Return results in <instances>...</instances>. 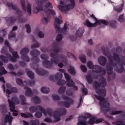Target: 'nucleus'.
Returning <instances> with one entry per match:
<instances>
[{"label":"nucleus","instance_id":"a19ab883","mask_svg":"<svg viewBox=\"0 0 125 125\" xmlns=\"http://www.w3.org/2000/svg\"><path fill=\"white\" fill-rule=\"evenodd\" d=\"M87 66L89 68L91 69H93L94 66V65L92 62L91 61L88 62L87 63Z\"/></svg>","mask_w":125,"mask_h":125},{"label":"nucleus","instance_id":"e433bc0d","mask_svg":"<svg viewBox=\"0 0 125 125\" xmlns=\"http://www.w3.org/2000/svg\"><path fill=\"white\" fill-rule=\"evenodd\" d=\"M81 62L83 63H85L86 62V59L85 56L83 54H80L79 57Z\"/></svg>","mask_w":125,"mask_h":125},{"label":"nucleus","instance_id":"473e14b6","mask_svg":"<svg viewBox=\"0 0 125 125\" xmlns=\"http://www.w3.org/2000/svg\"><path fill=\"white\" fill-rule=\"evenodd\" d=\"M50 91L49 88L47 87L44 86L41 89V91L42 93H48Z\"/></svg>","mask_w":125,"mask_h":125},{"label":"nucleus","instance_id":"a18cd8bd","mask_svg":"<svg viewBox=\"0 0 125 125\" xmlns=\"http://www.w3.org/2000/svg\"><path fill=\"white\" fill-rule=\"evenodd\" d=\"M16 82L17 84L19 85L23 86V84L22 80L19 78H17L16 79Z\"/></svg>","mask_w":125,"mask_h":125},{"label":"nucleus","instance_id":"c85d7f7f","mask_svg":"<svg viewBox=\"0 0 125 125\" xmlns=\"http://www.w3.org/2000/svg\"><path fill=\"white\" fill-rule=\"evenodd\" d=\"M21 115L22 117H24L26 118L29 117L32 118L33 117L32 115L29 113H27V114L23 113H21Z\"/></svg>","mask_w":125,"mask_h":125},{"label":"nucleus","instance_id":"1a4fd4ad","mask_svg":"<svg viewBox=\"0 0 125 125\" xmlns=\"http://www.w3.org/2000/svg\"><path fill=\"white\" fill-rule=\"evenodd\" d=\"M59 110L60 112L58 111H56L53 113V117L55 119V122H58L60 120V117L61 115H64L66 113V110L64 108H60L59 109Z\"/></svg>","mask_w":125,"mask_h":125},{"label":"nucleus","instance_id":"39448f33","mask_svg":"<svg viewBox=\"0 0 125 125\" xmlns=\"http://www.w3.org/2000/svg\"><path fill=\"white\" fill-rule=\"evenodd\" d=\"M85 22L86 23L85 25L89 28L95 27L97 26V24L100 23H102L105 25L109 24L111 27L114 29L116 27V22L113 20H111L108 22L104 20L99 19V21H97L95 23L93 24L91 23L88 20L86 21Z\"/></svg>","mask_w":125,"mask_h":125},{"label":"nucleus","instance_id":"13d9d810","mask_svg":"<svg viewBox=\"0 0 125 125\" xmlns=\"http://www.w3.org/2000/svg\"><path fill=\"white\" fill-rule=\"evenodd\" d=\"M123 15L122 14L120 15L118 19V20L120 22H123L124 20V19L123 18Z\"/></svg>","mask_w":125,"mask_h":125},{"label":"nucleus","instance_id":"c9c22d12","mask_svg":"<svg viewBox=\"0 0 125 125\" xmlns=\"http://www.w3.org/2000/svg\"><path fill=\"white\" fill-rule=\"evenodd\" d=\"M68 72L72 75H74L75 74V72L73 66H70V68L68 70Z\"/></svg>","mask_w":125,"mask_h":125},{"label":"nucleus","instance_id":"2eb2a0df","mask_svg":"<svg viewBox=\"0 0 125 125\" xmlns=\"http://www.w3.org/2000/svg\"><path fill=\"white\" fill-rule=\"evenodd\" d=\"M62 23V21L58 18H56L54 19V26L56 32H60V24Z\"/></svg>","mask_w":125,"mask_h":125},{"label":"nucleus","instance_id":"4be33fe9","mask_svg":"<svg viewBox=\"0 0 125 125\" xmlns=\"http://www.w3.org/2000/svg\"><path fill=\"white\" fill-rule=\"evenodd\" d=\"M35 71L37 73L40 75H44L48 73L47 72L42 68H37L35 69Z\"/></svg>","mask_w":125,"mask_h":125},{"label":"nucleus","instance_id":"9d476101","mask_svg":"<svg viewBox=\"0 0 125 125\" xmlns=\"http://www.w3.org/2000/svg\"><path fill=\"white\" fill-rule=\"evenodd\" d=\"M71 4L67 5H58V7L59 10L63 12H66L70 9L73 8L75 6L74 0H69Z\"/></svg>","mask_w":125,"mask_h":125},{"label":"nucleus","instance_id":"5fc2aeb1","mask_svg":"<svg viewBox=\"0 0 125 125\" xmlns=\"http://www.w3.org/2000/svg\"><path fill=\"white\" fill-rule=\"evenodd\" d=\"M46 114H48L50 116H51L52 115V110L50 108H47L46 109V111H45Z\"/></svg>","mask_w":125,"mask_h":125},{"label":"nucleus","instance_id":"bb28decb","mask_svg":"<svg viewBox=\"0 0 125 125\" xmlns=\"http://www.w3.org/2000/svg\"><path fill=\"white\" fill-rule=\"evenodd\" d=\"M16 20V19L13 16H11L6 20L7 23L9 25L13 23Z\"/></svg>","mask_w":125,"mask_h":125},{"label":"nucleus","instance_id":"4468645a","mask_svg":"<svg viewBox=\"0 0 125 125\" xmlns=\"http://www.w3.org/2000/svg\"><path fill=\"white\" fill-rule=\"evenodd\" d=\"M8 101L9 104L10 110L11 112H13V115L15 116H17L18 115L17 113L18 112L15 110V103L9 99H8Z\"/></svg>","mask_w":125,"mask_h":125},{"label":"nucleus","instance_id":"412c9836","mask_svg":"<svg viewBox=\"0 0 125 125\" xmlns=\"http://www.w3.org/2000/svg\"><path fill=\"white\" fill-rule=\"evenodd\" d=\"M106 61V59L103 56L99 57L98 60V61L99 64L102 66H104L105 65Z\"/></svg>","mask_w":125,"mask_h":125},{"label":"nucleus","instance_id":"680f3d73","mask_svg":"<svg viewBox=\"0 0 125 125\" xmlns=\"http://www.w3.org/2000/svg\"><path fill=\"white\" fill-rule=\"evenodd\" d=\"M67 56L69 57H71L73 58L75 60H77L76 57L75 56V55L73 54L70 53L68 52L67 53Z\"/></svg>","mask_w":125,"mask_h":125},{"label":"nucleus","instance_id":"4c0bfd02","mask_svg":"<svg viewBox=\"0 0 125 125\" xmlns=\"http://www.w3.org/2000/svg\"><path fill=\"white\" fill-rule=\"evenodd\" d=\"M30 125H39V122L37 119L31 120L30 122Z\"/></svg>","mask_w":125,"mask_h":125},{"label":"nucleus","instance_id":"cd10ccee","mask_svg":"<svg viewBox=\"0 0 125 125\" xmlns=\"http://www.w3.org/2000/svg\"><path fill=\"white\" fill-rule=\"evenodd\" d=\"M86 78L88 83L89 84H92L93 82V79L91 75H88L86 76Z\"/></svg>","mask_w":125,"mask_h":125},{"label":"nucleus","instance_id":"3c124183","mask_svg":"<svg viewBox=\"0 0 125 125\" xmlns=\"http://www.w3.org/2000/svg\"><path fill=\"white\" fill-rule=\"evenodd\" d=\"M15 36V34L14 32H13L12 31H11L8 35V38L9 40L11 39L12 37H14Z\"/></svg>","mask_w":125,"mask_h":125},{"label":"nucleus","instance_id":"7ed1b4c3","mask_svg":"<svg viewBox=\"0 0 125 125\" xmlns=\"http://www.w3.org/2000/svg\"><path fill=\"white\" fill-rule=\"evenodd\" d=\"M94 96L97 99L100 101L99 102V104L101 107V111L104 114H107L108 112L112 115H117L122 113L121 111H114V108L109 107L110 105V104L107 101H105V98L103 97L96 95H94Z\"/></svg>","mask_w":125,"mask_h":125},{"label":"nucleus","instance_id":"37998d69","mask_svg":"<svg viewBox=\"0 0 125 125\" xmlns=\"http://www.w3.org/2000/svg\"><path fill=\"white\" fill-rule=\"evenodd\" d=\"M24 82L26 83L27 84L29 85L30 86L34 85L35 83L34 81L33 80L31 81L30 80H26L25 81H24Z\"/></svg>","mask_w":125,"mask_h":125},{"label":"nucleus","instance_id":"6e6d98bb","mask_svg":"<svg viewBox=\"0 0 125 125\" xmlns=\"http://www.w3.org/2000/svg\"><path fill=\"white\" fill-rule=\"evenodd\" d=\"M35 116L36 118H40L42 116V113L39 111L35 113Z\"/></svg>","mask_w":125,"mask_h":125},{"label":"nucleus","instance_id":"f257e3e1","mask_svg":"<svg viewBox=\"0 0 125 125\" xmlns=\"http://www.w3.org/2000/svg\"><path fill=\"white\" fill-rule=\"evenodd\" d=\"M61 44L58 42L54 43L53 45V52L50 53V55L52 57L51 59V62L47 60L48 58V55L46 54H42L41 57L44 60L42 62V65L45 68L48 69L52 68L53 66V63L57 64L61 61L64 63L67 62V57L64 55H59L58 54L60 50Z\"/></svg>","mask_w":125,"mask_h":125},{"label":"nucleus","instance_id":"aec40b11","mask_svg":"<svg viewBox=\"0 0 125 125\" xmlns=\"http://www.w3.org/2000/svg\"><path fill=\"white\" fill-rule=\"evenodd\" d=\"M7 73V72L5 70L4 67L1 66L0 67V81H1L4 83H5L4 77L1 76L3 74H6Z\"/></svg>","mask_w":125,"mask_h":125},{"label":"nucleus","instance_id":"2f4dec72","mask_svg":"<svg viewBox=\"0 0 125 125\" xmlns=\"http://www.w3.org/2000/svg\"><path fill=\"white\" fill-rule=\"evenodd\" d=\"M123 4H121L116 6L115 8V9L118 12H120L123 9Z\"/></svg>","mask_w":125,"mask_h":125},{"label":"nucleus","instance_id":"b1692460","mask_svg":"<svg viewBox=\"0 0 125 125\" xmlns=\"http://www.w3.org/2000/svg\"><path fill=\"white\" fill-rule=\"evenodd\" d=\"M24 88L25 89L27 90L25 93V94L26 96L29 97H31L33 96V93L30 88L27 86H25Z\"/></svg>","mask_w":125,"mask_h":125},{"label":"nucleus","instance_id":"bf43d9fd","mask_svg":"<svg viewBox=\"0 0 125 125\" xmlns=\"http://www.w3.org/2000/svg\"><path fill=\"white\" fill-rule=\"evenodd\" d=\"M64 75L67 81L71 79L70 76L68 73H64Z\"/></svg>","mask_w":125,"mask_h":125},{"label":"nucleus","instance_id":"6ab92c4d","mask_svg":"<svg viewBox=\"0 0 125 125\" xmlns=\"http://www.w3.org/2000/svg\"><path fill=\"white\" fill-rule=\"evenodd\" d=\"M9 115H5L4 121L5 123L2 124V125H6V123L8 122L9 125L11 124L13 117L12 116L10 115V112L9 113Z\"/></svg>","mask_w":125,"mask_h":125},{"label":"nucleus","instance_id":"49530a36","mask_svg":"<svg viewBox=\"0 0 125 125\" xmlns=\"http://www.w3.org/2000/svg\"><path fill=\"white\" fill-rule=\"evenodd\" d=\"M112 123L113 124L115 125H125V124H124L121 121H117L113 122Z\"/></svg>","mask_w":125,"mask_h":125},{"label":"nucleus","instance_id":"79ce46f5","mask_svg":"<svg viewBox=\"0 0 125 125\" xmlns=\"http://www.w3.org/2000/svg\"><path fill=\"white\" fill-rule=\"evenodd\" d=\"M20 99L22 101V103L23 105L26 104L25 103L26 101V98L25 96L23 95H21L20 96Z\"/></svg>","mask_w":125,"mask_h":125},{"label":"nucleus","instance_id":"393cba45","mask_svg":"<svg viewBox=\"0 0 125 125\" xmlns=\"http://www.w3.org/2000/svg\"><path fill=\"white\" fill-rule=\"evenodd\" d=\"M84 31V29L83 28H79L78 30L76 32V37H81L83 35Z\"/></svg>","mask_w":125,"mask_h":125},{"label":"nucleus","instance_id":"c03bdc74","mask_svg":"<svg viewBox=\"0 0 125 125\" xmlns=\"http://www.w3.org/2000/svg\"><path fill=\"white\" fill-rule=\"evenodd\" d=\"M11 100L12 102H13L14 103H15L14 102H15V103L17 104H18L19 103V101L18 98L17 97L14 96L12 97L11 98Z\"/></svg>","mask_w":125,"mask_h":125},{"label":"nucleus","instance_id":"052dcab7","mask_svg":"<svg viewBox=\"0 0 125 125\" xmlns=\"http://www.w3.org/2000/svg\"><path fill=\"white\" fill-rule=\"evenodd\" d=\"M80 68L81 70L83 72L85 73L86 72V68L84 65H81L80 66Z\"/></svg>","mask_w":125,"mask_h":125},{"label":"nucleus","instance_id":"423d86ee","mask_svg":"<svg viewBox=\"0 0 125 125\" xmlns=\"http://www.w3.org/2000/svg\"><path fill=\"white\" fill-rule=\"evenodd\" d=\"M62 75L60 73H58L55 75H51L49 78L51 81L55 82L56 80H59L57 83V84L59 86L64 84L66 82L64 80L60 79L62 77Z\"/></svg>","mask_w":125,"mask_h":125},{"label":"nucleus","instance_id":"de8ad7c7","mask_svg":"<svg viewBox=\"0 0 125 125\" xmlns=\"http://www.w3.org/2000/svg\"><path fill=\"white\" fill-rule=\"evenodd\" d=\"M21 7L22 9L24 11H25L26 10L25 8V2L24 0H21Z\"/></svg>","mask_w":125,"mask_h":125},{"label":"nucleus","instance_id":"7c9ffc66","mask_svg":"<svg viewBox=\"0 0 125 125\" xmlns=\"http://www.w3.org/2000/svg\"><path fill=\"white\" fill-rule=\"evenodd\" d=\"M29 70L28 69L26 70L27 75L31 79H33L34 77V74L33 73L32 71H29Z\"/></svg>","mask_w":125,"mask_h":125},{"label":"nucleus","instance_id":"8fccbe9b","mask_svg":"<svg viewBox=\"0 0 125 125\" xmlns=\"http://www.w3.org/2000/svg\"><path fill=\"white\" fill-rule=\"evenodd\" d=\"M25 28L26 29V31L27 33H30L31 32V29L30 25L28 24L25 25Z\"/></svg>","mask_w":125,"mask_h":125},{"label":"nucleus","instance_id":"09e8293b","mask_svg":"<svg viewBox=\"0 0 125 125\" xmlns=\"http://www.w3.org/2000/svg\"><path fill=\"white\" fill-rule=\"evenodd\" d=\"M62 37L61 34H58L56 36V40L57 42H60L62 39Z\"/></svg>","mask_w":125,"mask_h":125},{"label":"nucleus","instance_id":"4d7b16f0","mask_svg":"<svg viewBox=\"0 0 125 125\" xmlns=\"http://www.w3.org/2000/svg\"><path fill=\"white\" fill-rule=\"evenodd\" d=\"M82 91L83 95H86L88 93L87 90L85 88H82Z\"/></svg>","mask_w":125,"mask_h":125},{"label":"nucleus","instance_id":"20e7f679","mask_svg":"<svg viewBox=\"0 0 125 125\" xmlns=\"http://www.w3.org/2000/svg\"><path fill=\"white\" fill-rule=\"evenodd\" d=\"M100 83L96 81H95L93 84V87L94 88L97 94L104 96L106 95V93L104 86L102 85V88L100 87L101 86V84H104L105 85H106V79L104 77L101 76L100 78Z\"/></svg>","mask_w":125,"mask_h":125},{"label":"nucleus","instance_id":"6e6552de","mask_svg":"<svg viewBox=\"0 0 125 125\" xmlns=\"http://www.w3.org/2000/svg\"><path fill=\"white\" fill-rule=\"evenodd\" d=\"M30 53L31 55L33 56L32 59L36 62L33 63V65L35 66V67H34L38 68V65L37 63L39 61L40 59L37 56L40 54V52L36 49H34L31 51Z\"/></svg>","mask_w":125,"mask_h":125},{"label":"nucleus","instance_id":"a211bd4d","mask_svg":"<svg viewBox=\"0 0 125 125\" xmlns=\"http://www.w3.org/2000/svg\"><path fill=\"white\" fill-rule=\"evenodd\" d=\"M86 119L87 118L85 116H79L78 118L77 125H86L85 122Z\"/></svg>","mask_w":125,"mask_h":125},{"label":"nucleus","instance_id":"864d4df0","mask_svg":"<svg viewBox=\"0 0 125 125\" xmlns=\"http://www.w3.org/2000/svg\"><path fill=\"white\" fill-rule=\"evenodd\" d=\"M40 46V44L38 43H36L32 44L31 46V48L32 49L35 48H37Z\"/></svg>","mask_w":125,"mask_h":125},{"label":"nucleus","instance_id":"ea45409f","mask_svg":"<svg viewBox=\"0 0 125 125\" xmlns=\"http://www.w3.org/2000/svg\"><path fill=\"white\" fill-rule=\"evenodd\" d=\"M26 9L29 15H30L31 14V5L29 3L27 5Z\"/></svg>","mask_w":125,"mask_h":125},{"label":"nucleus","instance_id":"c756f323","mask_svg":"<svg viewBox=\"0 0 125 125\" xmlns=\"http://www.w3.org/2000/svg\"><path fill=\"white\" fill-rule=\"evenodd\" d=\"M31 100L35 104H39L41 102L40 98L36 96H34L32 97Z\"/></svg>","mask_w":125,"mask_h":125},{"label":"nucleus","instance_id":"603ef678","mask_svg":"<svg viewBox=\"0 0 125 125\" xmlns=\"http://www.w3.org/2000/svg\"><path fill=\"white\" fill-rule=\"evenodd\" d=\"M52 98L54 100L59 101L60 100V98L59 96L55 94H53L52 95Z\"/></svg>","mask_w":125,"mask_h":125},{"label":"nucleus","instance_id":"dca6fc26","mask_svg":"<svg viewBox=\"0 0 125 125\" xmlns=\"http://www.w3.org/2000/svg\"><path fill=\"white\" fill-rule=\"evenodd\" d=\"M12 54L13 57L9 53H7L6 55L9 58H10V61L13 62H15L16 61L17 59L19 58V57L16 51L14 52Z\"/></svg>","mask_w":125,"mask_h":125},{"label":"nucleus","instance_id":"338daca9","mask_svg":"<svg viewBox=\"0 0 125 125\" xmlns=\"http://www.w3.org/2000/svg\"><path fill=\"white\" fill-rule=\"evenodd\" d=\"M45 7L46 8H47L48 7L52 8L53 7V5L51 4L50 3L48 2L45 5Z\"/></svg>","mask_w":125,"mask_h":125},{"label":"nucleus","instance_id":"f03ea898","mask_svg":"<svg viewBox=\"0 0 125 125\" xmlns=\"http://www.w3.org/2000/svg\"><path fill=\"white\" fill-rule=\"evenodd\" d=\"M103 47V46L101 47L103 54L107 57L111 65L113 67H116L115 70L118 73L123 72L124 70L123 65H125V56H122L121 58L119 55L116 53H113L112 56L111 54H109L108 50H105Z\"/></svg>","mask_w":125,"mask_h":125},{"label":"nucleus","instance_id":"58836bf2","mask_svg":"<svg viewBox=\"0 0 125 125\" xmlns=\"http://www.w3.org/2000/svg\"><path fill=\"white\" fill-rule=\"evenodd\" d=\"M66 89L65 86L61 87L59 88L58 92L59 93L63 94L65 92Z\"/></svg>","mask_w":125,"mask_h":125},{"label":"nucleus","instance_id":"0e129e2a","mask_svg":"<svg viewBox=\"0 0 125 125\" xmlns=\"http://www.w3.org/2000/svg\"><path fill=\"white\" fill-rule=\"evenodd\" d=\"M1 108L2 112H3L6 111V106L5 105L2 104L0 105Z\"/></svg>","mask_w":125,"mask_h":125},{"label":"nucleus","instance_id":"0eeeda50","mask_svg":"<svg viewBox=\"0 0 125 125\" xmlns=\"http://www.w3.org/2000/svg\"><path fill=\"white\" fill-rule=\"evenodd\" d=\"M62 97L64 100L68 101L69 102L66 101H60L58 103V105L63 106L65 107L68 108H69L71 104H73V100L69 97L64 95H62Z\"/></svg>","mask_w":125,"mask_h":125},{"label":"nucleus","instance_id":"f3484780","mask_svg":"<svg viewBox=\"0 0 125 125\" xmlns=\"http://www.w3.org/2000/svg\"><path fill=\"white\" fill-rule=\"evenodd\" d=\"M94 72L96 73H102L103 75H105L106 73L104 69H102V67L99 65H95L94 67Z\"/></svg>","mask_w":125,"mask_h":125},{"label":"nucleus","instance_id":"774afa93","mask_svg":"<svg viewBox=\"0 0 125 125\" xmlns=\"http://www.w3.org/2000/svg\"><path fill=\"white\" fill-rule=\"evenodd\" d=\"M39 37L40 38H43L44 36V34L43 32L42 31H39L38 33Z\"/></svg>","mask_w":125,"mask_h":125},{"label":"nucleus","instance_id":"a878e982","mask_svg":"<svg viewBox=\"0 0 125 125\" xmlns=\"http://www.w3.org/2000/svg\"><path fill=\"white\" fill-rule=\"evenodd\" d=\"M101 121L99 119H96L95 117H92L90 119L88 123L90 125H93L94 123H99Z\"/></svg>","mask_w":125,"mask_h":125},{"label":"nucleus","instance_id":"ddd939ff","mask_svg":"<svg viewBox=\"0 0 125 125\" xmlns=\"http://www.w3.org/2000/svg\"><path fill=\"white\" fill-rule=\"evenodd\" d=\"M7 5L10 8L11 7L12 9L13 10H16V13L18 15L19 17H20L22 16L23 12L19 9L17 8L16 4H15L13 5L12 3H7Z\"/></svg>","mask_w":125,"mask_h":125},{"label":"nucleus","instance_id":"9b49d317","mask_svg":"<svg viewBox=\"0 0 125 125\" xmlns=\"http://www.w3.org/2000/svg\"><path fill=\"white\" fill-rule=\"evenodd\" d=\"M29 51L28 48H24L21 50L20 51V53L21 55V59L26 62H28L30 60V58L27 55Z\"/></svg>","mask_w":125,"mask_h":125},{"label":"nucleus","instance_id":"f704fd0d","mask_svg":"<svg viewBox=\"0 0 125 125\" xmlns=\"http://www.w3.org/2000/svg\"><path fill=\"white\" fill-rule=\"evenodd\" d=\"M67 86L68 87L73 86L75 84L74 82L71 79L67 81Z\"/></svg>","mask_w":125,"mask_h":125},{"label":"nucleus","instance_id":"f8f14e48","mask_svg":"<svg viewBox=\"0 0 125 125\" xmlns=\"http://www.w3.org/2000/svg\"><path fill=\"white\" fill-rule=\"evenodd\" d=\"M38 109L43 113L46 116L47 115L45 110L40 106H38L37 107L34 106H31L29 108V110L31 113H33L37 111Z\"/></svg>","mask_w":125,"mask_h":125},{"label":"nucleus","instance_id":"69168bd1","mask_svg":"<svg viewBox=\"0 0 125 125\" xmlns=\"http://www.w3.org/2000/svg\"><path fill=\"white\" fill-rule=\"evenodd\" d=\"M66 93L67 95L69 96H72L73 94V93L69 90H67L66 91Z\"/></svg>","mask_w":125,"mask_h":125},{"label":"nucleus","instance_id":"72a5a7b5","mask_svg":"<svg viewBox=\"0 0 125 125\" xmlns=\"http://www.w3.org/2000/svg\"><path fill=\"white\" fill-rule=\"evenodd\" d=\"M7 56V57H6L2 55H1L0 56L1 60L4 63H7L8 61V59H10V58Z\"/></svg>","mask_w":125,"mask_h":125},{"label":"nucleus","instance_id":"e2e57ef3","mask_svg":"<svg viewBox=\"0 0 125 125\" xmlns=\"http://www.w3.org/2000/svg\"><path fill=\"white\" fill-rule=\"evenodd\" d=\"M8 67V68L11 71H13L15 69L14 67L11 64H9Z\"/></svg>","mask_w":125,"mask_h":125},{"label":"nucleus","instance_id":"5701e85b","mask_svg":"<svg viewBox=\"0 0 125 125\" xmlns=\"http://www.w3.org/2000/svg\"><path fill=\"white\" fill-rule=\"evenodd\" d=\"M36 0L37 6L35 8V9L37 10L36 12L37 13L43 10V7L42 4L41 2L38 1V2L37 3Z\"/></svg>","mask_w":125,"mask_h":125}]
</instances>
